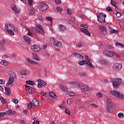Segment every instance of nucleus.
Returning <instances> with one entry per match:
<instances>
[{
    "label": "nucleus",
    "mask_w": 124,
    "mask_h": 124,
    "mask_svg": "<svg viewBox=\"0 0 124 124\" xmlns=\"http://www.w3.org/2000/svg\"><path fill=\"white\" fill-rule=\"evenodd\" d=\"M5 114H6L5 112H0V117L5 116Z\"/></svg>",
    "instance_id": "55"
},
{
    "label": "nucleus",
    "mask_w": 124,
    "mask_h": 124,
    "mask_svg": "<svg viewBox=\"0 0 124 124\" xmlns=\"http://www.w3.org/2000/svg\"><path fill=\"white\" fill-rule=\"evenodd\" d=\"M83 59H84V57H83L82 56H81V55H79V57H78V59L79 60H83Z\"/></svg>",
    "instance_id": "64"
},
{
    "label": "nucleus",
    "mask_w": 124,
    "mask_h": 124,
    "mask_svg": "<svg viewBox=\"0 0 124 124\" xmlns=\"http://www.w3.org/2000/svg\"><path fill=\"white\" fill-rule=\"evenodd\" d=\"M13 102H14V103H15L16 104H17L18 101V100H17V99H13Z\"/></svg>",
    "instance_id": "52"
},
{
    "label": "nucleus",
    "mask_w": 124,
    "mask_h": 124,
    "mask_svg": "<svg viewBox=\"0 0 124 124\" xmlns=\"http://www.w3.org/2000/svg\"><path fill=\"white\" fill-rule=\"evenodd\" d=\"M15 30H9V31H7L8 33H9V34H11V35H14V34H15L14 33V32H13V31H14Z\"/></svg>",
    "instance_id": "29"
},
{
    "label": "nucleus",
    "mask_w": 124,
    "mask_h": 124,
    "mask_svg": "<svg viewBox=\"0 0 124 124\" xmlns=\"http://www.w3.org/2000/svg\"><path fill=\"white\" fill-rule=\"evenodd\" d=\"M16 73H13L12 75L10 76V78L14 80V78L16 77Z\"/></svg>",
    "instance_id": "34"
},
{
    "label": "nucleus",
    "mask_w": 124,
    "mask_h": 124,
    "mask_svg": "<svg viewBox=\"0 0 124 124\" xmlns=\"http://www.w3.org/2000/svg\"><path fill=\"white\" fill-rule=\"evenodd\" d=\"M48 4L44 2L41 3L38 6V9L41 11H45V10L48 9Z\"/></svg>",
    "instance_id": "4"
},
{
    "label": "nucleus",
    "mask_w": 124,
    "mask_h": 124,
    "mask_svg": "<svg viewBox=\"0 0 124 124\" xmlns=\"http://www.w3.org/2000/svg\"><path fill=\"white\" fill-rule=\"evenodd\" d=\"M40 94H41V95H43V96H46V93L43 92H41Z\"/></svg>",
    "instance_id": "63"
},
{
    "label": "nucleus",
    "mask_w": 124,
    "mask_h": 124,
    "mask_svg": "<svg viewBox=\"0 0 124 124\" xmlns=\"http://www.w3.org/2000/svg\"><path fill=\"white\" fill-rule=\"evenodd\" d=\"M97 96H98V97L101 98L102 97V94L100 93H98L97 94Z\"/></svg>",
    "instance_id": "54"
},
{
    "label": "nucleus",
    "mask_w": 124,
    "mask_h": 124,
    "mask_svg": "<svg viewBox=\"0 0 124 124\" xmlns=\"http://www.w3.org/2000/svg\"><path fill=\"white\" fill-rule=\"evenodd\" d=\"M107 102L108 104V103H113V102H111V99L110 98L107 97L106 98Z\"/></svg>",
    "instance_id": "41"
},
{
    "label": "nucleus",
    "mask_w": 124,
    "mask_h": 124,
    "mask_svg": "<svg viewBox=\"0 0 124 124\" xmlns=\"http://www.w3.org/2000/svg\"><path fill=\"white\" fill-rule=\"evenodd\" d=\"M116 13V16L118 17V18H120V17H121L122 16V14H121V13H119L118 11H116L115 12Z\"/></svg>",
    "instance_id": "35"
},
{
    "label": "nucleus",
    "mask_w": 124,
    "mask_h": 124,
    "mask_svg": "<svg viewBox=\"0 0 124 124\" xmlns=\"http://www.w3.org/2000/svg\"><path fill=\"white\" fill-rule=\"evenodd\" d=\"M117 117L119 118V119H123L124 117V113H118Z\"/></svg>",
    "instance_id": "30"
},
{
    "label": "nucleus",
    "mask_w": 124,
    "mask_h": 124,
    "mask_svg": "<svg viewBox=\"0 0 124 124\" xmlns=\"http://www.w3.org/2000/svg\"><path fill=\"white\" fill-rule=\"evenodd\" d=\"M113 69L114 70H116V71H119L122 69V64L119 63H115L113 65Z\"/></svg>",
    "instance_id": "10"
},
{
    "label": "nucleus",
    "mask_w": 124,
    "mask_h": 124,
    "mask_svg": "<svg viewBox=\"0 0 124 124\" xmlns=\"http://www.w3.org/2000/svg\"><path fill=\"white\" fill-rule=\"evenodd\" d=\"M99 31L101 33H102V34H108V32H107V30H106V27L103 26H101L99 28Z\"/></svg>",
    "instance_id": "8"
},
{
    "label": "nucleus",
    "mask_w": 124,
    "mask_h": 124,
    "mask_svg": "<svg viewBox=\"0 0 124 124\" xmlns=\"http://www.w3.org/2000/svg\"><path fill=\"white\" fill-rule=\"evenodd\" d=\"M115 55V57H117V58H120L121 57L120 56V55H119L118 53H113V55Z\"/></svg>",
    "instance_id": "59"
},
{
    "label": "nucleus",
    "mask_w": 124,
    "mask_h": 124,
    "mask_svg": "<svg viewBox=\"0 0 124 124\" xmlns=\"http://www.w3.org/2000/svg\"><path fill=\"white\" fill-rule=\"evenodd\" d=\"M46 19L48 21H52L53 20V18L50 16H47L46 17Z\"/></svg>",
    "instance_id": "47"
},
{
    "label": "nucleus",
    "mask_w": 124,
    "mask_h": 124,
    "mask_svg": "<svg viewBox=\"0 0 124 124\" xmlns=\"http://www.w3.org/2000/svg\"><path fill=\"white\" fill-rule=\"evenodd\" d=\"M67 14L68 15H71V10L68 9H67Z\"/></svg>",
    "instance_id": "56"
},
{
    "label": "nucleus",
    "mask_w": 124,
    "mask_h": 124,
    "mask_svg": "<svg viewBox=\"0 0 124 124\" xmlns=\"http://www.w3.org/2000/svg\"><path fill=\"white\" fill-rule=\"evenodd\" d=\"M80 89L82 90L83 93H85V94H90L91 92H90V88H89V86L85 84H81Z\"/></svg>",
    "instance_id": "2"
},
{
    "label": "nucleus",
    "mask_w": 124,
    "mask_h": 124,
    "mask_svg": "<svg viewBox=\"0 0 124 124\" xmlns=\"http://www.w3.org/2000/svg\"><path fill=\"white\" fill-rule=\"evenodd\" d=\"M80 31H82V32H84V33H85V34L88 35V36H91V32H90L88 30L81 28Z\"/></svg>",
    "instance_id": "17"
},
{
    "label": "nucleus",
    "mask_w": 124,
    "mask_h": 124,
    "mask_svg": "<svg viewBox=\"0 0 124 124\" xmlns=\"http://www.w3.org/2000/svg\"><path fill=\"white\" fill-rule=\"evenodd\" d=\"M80 26L82 28H85V29L88 28V27L87 25H84V24H81Z\"/></svg>",
    "instance_id": "60"
},
{
    "label": "nucleus",
    "mask_w": 124,
    "mask_h": 124,
    "mask_svg": "<svg viewBox=\"0 0 124 124\" xmlns=\"http://www.w3.org/2000/svg\"><path fill=\"white\" fill-rule=\"evenodd\" d=\"M105 17H106L105 14H99L97 16L98 22H100V23H104L105 22Z\"/></svg>",
    "instance_id": "5"
},
{
    "label": "nucleus",
    "mask_w": 124,
    "mask_h": 124,
    "mask_svg": "<svg viewBox=\"0 0 124 124\" xmlns=\"http://www.w3.org/2000/svg\"><path fill=\"white\" fill-rule=\"evenodd\" d=\"M5 91L6 92V94H7L8 95H10V93H11L10 89L5 87Z\"/></svg>",
    "instance_id": "22"
},
{
    "label": "nucleus",
    "mask_w": 124,
    "mask_h": 124,
    "mask_svg": "<svg viewBox=\"0 0 124 124\" xmlns=\"http://www.w3.org/2000/svg\"><path fill=\"white\" fill-rule=\"evenodd\" d=\"M5 29L7 31H10L12 30L13 31H15V27L11 24H7L5 25Z\"/></svg>",
    "instance_id": "12"
},
{
    "label": "nucleus",
    "mask_w": 124,
    "mask_h": 124,
    "mask_svg": "<svg viewBox=\"0 0 124 124\" xmlns=\"http://www.w3.org/2000/svg\"><path fill=\"white\" fill-rule=\"evenodd\" d=\"M12 10H14V11H15L16 14H19V13H20V9H18V8H16V6L13 7L12 8Z\"/></svg>",
    "instance_id": "20"
},
{
    "label": "nucleus",
    "mask_w": 124,
    "mask_h": 124,
    "mask_svg": "<svg viewBox=\"0 0 124 124\" xmlns=\"http://www.w3.org/2000/svg\"><path fill=\"white\" fill-rule=\"evenodd\" d=\"M43 85L41 82H38V88H42Z\"/></svg>",
    "instance_id": "53"
},
{
    "label": "nucleus",
    "mask_w": 124,
    "mask_h": 124,
    "mask_svg": "<svg viewBox=\"0 0 124 124\" xmlns=\"http://www.w3.org/2000/svg\"><path fill=\"white\" fill-rule=\"evenodd\" d=\"M49 95L52 97V98H56V94L54 92H50Z\"/></svg>",
    "instance_id": "27"
},
{
    "label": "nucleus",
    "mask_w": 124,
    "mask_h": 124,
    "mask_svg": "<svg viewBox=\"0 0 124 124\" xmlns=\"http://www.w3.org/2000/svg\"><path fill=\"white\" fill-rule=\"evenodd\" d=\"M32 89V87H31L30 89L28 90L30 93H32V91H31Z\"/></svg>",
    "instance_id": "61"
},
{
    "label": "nucleus",
    "mask_w": 124,
    "mask_h": 124,
    "mask_svg": "<svg viewBox=\"0 0 124 124\" xmlns=\"http://www.w3.org/2000/svg\"><path fill=\"white\" fill-rule=\"evenodd\" d=\"M13 114H15V111H13L11 110H8L7 111V115H13Z\"/></svg>",
    "instance_id": "28"
},
{
    "label": "nucleus",
    "mask_w": 124,
    "mask_h": 124,
    "mask_svg": "<svg viewBox=\"0 0 124 124\" xmlns=\"http://www.w3.org/2000/svg\"><path fill=\"white\" fill-rule=\"evenodd\" d=\"M23 38H24L25 41H27L28 42V44H30V43H31V38H30L28 36H24L23 37Z\"/></svg>",
    "instance_id": "18"
},
{
    "label": "nucleus",
    "mask_w": 124,
    "mask_h": 124,
    "mask_svg": "<svg viewBox=\"0 0 124 124\" xmlns=\"http://www.w3.org/2000/svg\"><path fill=\"white\" fill-rule=\"evenodd\" d=\"M68 95H70V96H74V95H75V93L72 92H68Z\"/></svg>",
    "instance_id": "36"
},
{
    "label": "nucleus",
    "mask_w": 124,
    "mask_h": 124,
    "mask_svg": "<svg viewBox=\"0 0 124 124\" xmlns=\"http://www.w3.org/2000/svg\"><path fill=\"white\" fill-rule=\"evenodd\" d=\"M37 82L38 83H40L41 82V83L42 84V86H46V83L45 82H44V81L41 80V79H38L37 80Z\"/></svg>",
    "instance_id": "26"
},
{
    "label": "nucleus",
    "mask_w": 124,
    "mask_h": 124,
    "mask_svg": "<svg viewBox=\"0 0 124 124\" xmlns=\"http://www.w3.org/2000/svg\"><path fill=\"white\" fill-rule=\"evenodd\" d=\"M27 61L30 63V64H32V62H33V61L30 59H27Z\"/></svg>",
    "instance_id": "48"
},
{
    "label": "nucleus",
    "mask_w": 124,
    "mask_h": 124,
    "mask_svg": "<svg viewBox=\"0 0 124 124\" xmlns=\"http://www.w3.org/2000/svg\"><path fill=\"white\" fill-rule=\"evenodd\" d=\"M115 46H116L117 48L120 49V48H122V49L124 48V45L120 43H116Z\"/></svg>",
    "instance_id": "19"
},
{
    "label": "nucleus",
    "mask_w": 124,
    "mask_h": 124,
    "mask_svg": "<svg viewBox=\"0 0 124 124\" xmlns=\"http://www.w3.org/2000/svg\"><path fill=\"white\" fill-rule=\"evenodd\" d=\"M20 74L22 75H28L29 71L28 70H22L20 71Z\"/></svg>",
    "instance_id": "21"
},
{
    "label": "nucleus",
    "mask_w": 124,
    "mask_h": 124,
    "mask_svg": "<svg viewBox=\"0 0 124 124\" xmlns=\"http://www.w3.org/2000/svg\"><path fill=\"white\" fill-rule=\"evenodd\" d=\"M109 94L111 95H113V96H115L116 97H118L121 99H123L124 98V95L118 91H111L109 92Z\"/></svg>",
    "instance_id": "1"
},
{
    "label": "nucleus",
    "mask_w": 124,
    "mask_h": 124,
    "mask_svg": "<svg viewBox=\"0 0 124 124\" xmlns=\"http://www.w3.org/2000/svg\"><path fill=\"white\" fill-rule=\"evenodd\" d=\"M33 106H38L39 105V101L36 98H34L32 100V102Z\"/></svg>",
    "instance_id": "16"
},
{
    "label": "nucleus",
    "mask_w": 124,
    "mask_h": 124,
    "mask_svg": "<svg viewBox=\"0 0 124 124\" xmlns=\"http://www.w3.org/2000/svg\"><path fill=\"white\" fill-rule=\"evenodd\" d=\"M31 49L32 51H34L35 52H39L40 51V46L36 45L31 46Z\"/></svg>",
    "instance_id": "9"
},
{
    "label": "nucleus",
    "mask_w": 124,
    "mask_h": 124,
    "mask_svg": "<svg viewBox=\"0 0 124 124\" xmlns=\"http://www.w3.org/2000/svg\"><path fill=\"white\" fill-rule=\"evenodd\" d=\"M67 103L69 105H70V104H72V100L71 99H70L69 100H67Z\"/></svg>",
    "instance_id": "45"
},
{
    "label": "nucleus",
    "mask_w": 124,
    "mask_h": 124,
    "mask_svg": "<svg viewBox=\"0 0 124 124\" xmlns=\"http://www.w3.org/2000/svg\"><path fill=\"white\" fill-rule=\"evenodd\" d=\"M104 54L106 55V56H107V57H109L110 58H111V57H113V56H114V53H113V52L109 51H107V50L104 51Z\"/></svg>",
    "instance_id": "13"
},
{
    "label": "nucleus",
    "mask_w": 124,
    "mask_h": 124,
    "mask_svg": "<svg viewBox=\"0 0 124 124\" xmlns=\"http://www.w3.org/2000/svg\"><path fill=\"white\" fill-rule=\"evenodd\" d=\"M111 4L115 7L116 6V2H115V0H111Z\"/></svg>",
    "instance_id": "39"
},
{
    "label": "nucleus",
    "mask_w": 124,
    "mask_h": 124,
    "mask_svg": "<svg viewBox=\"0 0 124 124\" xmlns=\"http://www.w3.org/2000/svg\"><path fill=\"white\" fill-rule=\"evenodd\" d=\"M69 20L70 21V22H74L75 21V18H74L73 16H71L69 18Z\"/></svg>",
    "instance_id": "42"
},
{
    "label": "nucleus",
    "mask_w": 124,
    "mask_h": 124,
    "mask_svg": "<svg viewBox=\"0 0 124 124\" xmlns=\"http://www.w3.org/2000/svg\"><path fill=\"white\" fill-rule=\"evenodd\" d=\"M25 90H26V91H28V90L31 88V87H29V86H28L27 85H25Z\"/></svg>",
    "instance_id": "62"
},
{
    "label": "nucleus",
    "mask_w": 124,
    "mask_h": 124,
    "mask_svg": "<svg viewBox=\"0 0 124 124\" xmlns=\"http://www.w3.org/2000/svg\"><path fill=\"white\" fill-rule=\"evenodd\" d=\"M32 0H28V3L30 6H31V5H32Z\"/></svg>",
    "instance_id": "50"
},
{
    "label": "nucleus",
    "mask_w": 124,
    "mask_h": 124,
    "mask_svg": "<svg viewBox=\"0 0 124 124\" xmlns=\"http://www.w3.org/2000/svg\"><path fill=\"white\" fill-rule=\"evenodd\" d=\"M62 91L66 93V92H67V88L64 86H62Z\"/></svg>",
    "instance_id": "37"
},
{
    "label": "nucleus",
    "mask_w": 124,
    "mask_h": 124,
    "mask_svg": "<svg viewBox=\"0 0 124 124\" xmlns=\"http://www.w3.org/2000/svg\"><path fill=\"white\" fill-rule=\"evenodd\" d=\"M84 63H85V64H87V66H89L91 68L93 67V64L91 62V60H88V61L81 60L78 62V64H80V65H83Z\"/></svg>",
    "instance_id": "3"
},
{
    "label": "nucleus",
    "mask_w": 124,
    "mask_h": 124,
    "mask_svg": "<svg viewBox=\"0 0 124 124\" xmlns=\"http://www.w3.org/2000/svg\"><path fill=\"white\" fill-rule=\"evenodd\" d=\"M56 10L58 12H62V8H60L59 7H57L56 8Z\"/></svg>",
    "instance_id": "46"
},
{
    "label": "nucleus",
    "mask_w": 124,
    "mask_h": 124,
    "mask_svg": "<svg viewBox=\"0 0 124 124\" xmlns=\"http://www.w3.org/2000/svg\"><path fill=\"white\" fill-rule=\"evenodd\" d=\"M110 32H111L112 33H119V31L115 29H113L112 30H110Z\"/></svg>",
    "instance_id": "38"
},
{
    "label": "nucleus",
    "mask_w": 124,
    "mask_h": 124,
    "mask_svg": "<svg viewBox=\"0 0 124 124\" xmlns=\"http://www.w3.org/2000/svg\"><path fill=\"white\" fill-rule=\"evenodd\" d=\"M65 29H66V27H65V26L62 24H60L59 25L58 30L60 31H65Z\"/></svg>",
    "instance_id": "14"
},
{
    "label": "nucleus",
    "mask_w": 124,
    "mask_h": 124,
    "mask_svg": "<svg viewBox=\"0 0 124 124\" xmlns=\"http://www.w3.org/2000/svg\"><path fill=\"white\" fill-rule=\"evenodd\" d=\"M29 14L30 15H31V16H33V15H34L35 14V12H34V10L33 9H31L29 11Z\"/></svg>",
    "instance_id": "33"
},
{
    "label": "nucleus",
    "mask_w": 124,
    "mask_h": 124,
    "mask_svg": "<svg viewBox=\"0 0 124 124\" xmlns=\"http://www.w3.org/2000/svg\"><path fill=\"white\" fill-rule=\"evenodd\" d=\"M26 84H27L28 85H31V86H33V85H34V81H32L31 80H27L26 82Z\"/></svg>",
    "instance_id": "23"
},
{
    "label": "nucleus",
    "mask_w": 124,
    "mask_h": 124,
    "mask_svg": "<svg viewBox=\"0 0 124 124\" xmlns=\"http://www.w3.org/2000/svg\"><path fill=\"white\" fill-rule=\"evenodd\" d=\"M91 106H93V107H94L95 108H97L98 107V106H97V105H96L95 104H92L91 105Z\"/></svg>",
    "instance_id": "58"
},
{
    "label": "nucleus",
    "mask_w": 124,
    "mask_h": 124,
    "mask_svg": "<svg viewBox=\"0 0 124 124\" xmlns=\"http://www.w3.org/2000/svg\"><path fill=\"white\" fill-rule=\"evenodd\" d=\"M114 109H115V104L113 103H109L108 104L107 110L108 112H113Z\"/></svg>",
    "instance_id": "6"
},
{
    "label": "nucleus",
    "mask_w": 124,
    "mask_h": 124,
    "mask_svg": "<svg viewBox=\"0 0 124 124\" xmlns=\"http://www.w3.org/2000/svg\"><path fill=\"white\" fill-rule=\"evenodd\" d=\"M56 3H58V4L60 3H62V0H55Z\"/></svg>",
    "instance_id": "57"
},
{
    "label": "nucleus",
    "mask_w": 124,
    "mask_h": 124,
    "mask_svg": "<svg viewBox=\"0 0 124 124\" xmlns=\"http://www.w3.org/2000/svg\"><path fill=\"white\" fill-rule=\"evenodd\" d=\"M33 104L32 102H30V104L28 105V107L30 109H31V107H33Z\"/></svg>",
    "instance_id": "43"
},
{
    "label": "nucleus",
    "mask_w": 124,
    "mask_h": 124,
    "mask_svg": "<svg viewBox=\"0 0 124 124\" xmlns=\"http://www.w3.org/2000/svg\"><path fill=\"white\" fill-rule=\"evenodd\" d=\"M0 63L2 65H7V62L5 60H2L0 62Z\"/></svg>",
    "instance_id": "32"
},
{
    "label": "nucleus",
    "mask_w": 124,
    "mask_h": 124,
    "mask_svg": "<svg viewBox=\"0 0 124 124\" xmlns=\"http://www.w3.org/2000/svg\"><path fill=\"white\" fill-rule=\"evenodd\" d=\"M0 84L1 85L5 84V81L3 79H0Z\"/></svg>",
    "instance_id": "49"
},
{
    "label": "nucleus",
    "mask_w": 124,
    "mask_h": 124,
    "mask_svg": "<svg viewBox=\"0 0 124 124\" xmlns=\"http://www.w3.org/2000/svg\"><path fill=\"white\" fill-rule=\"evenodd\" d=\"M36 32L42 33L43 32V27L41 25H37L35 28Z\"/></svg>",
    "instance_id": "11"
},
{
    "label": "nucleus",
    "mask_w": 124,
    "mask_h": 124,
    "mask_svg": "<svg viewBox=\"0 0 124 124\" xmlns=\"http://www.w3.org/2000/svg\"><path fill=\"white\" fill-rule=\"evenodd\" d=\"M65 113H66V114H68L69 116L71 115V114H70V110L67 108L65 110Z\"/></svg>",
    "instance_id": "40"
},
{
    "label": "nucleus",
    "mask_w": 124,
    "mask_h": 124,
    "mask_svg": "<svg viewBox=\"0 0 124 124\" xmlns=\"http://www.w3.org/2000/svg\"><path fill=\"white\" fill-rule=\"evenodd\" d=\"M53 45L54 46H55V47H57L58 48H60V47H62V43L59 41L54 42Z\"/></svg>",
    "instance_id": "15"
},
{
    "label": "nucleus",
    "mask_w": 124,
    "mask_h": 124,
    "mask_svg": "<svg viewBox=\"0 0 124 124\" xmlns=\"http://www.w3.org/2000/svg\"><path fill=\"white\" fill-rule=\"evenodd\" d=\"M13 82H14V79L10 78L9 79V80L8 81L7 84L9 85H11V84H13Z\"/></svg>",
    "instance_id": "25"
},
{
    "label": "nucleus",
    "mask_w": 124,
    "mask_h": 124,
    "mask_svg": "<svg viewBox=\"0 0 124 124\" xmlns=\"http://www.w3.org/2000/svg\"><path fill=\"white\" fill-rule=\"evenodd\" d=\"M121 83H122V79L121 78H117L114 79L112 84L113 87L115 88H118V87L120 86V84H121Z\"/></svg>",
    "instance_id": "7"
},
{
    "label": "nucleus",
    "mask_w": 124,
    "mask_h": 124,
    "mask_svg": "<svg viewBox=\"0 0 124 124\" xmlns=\"http://www.w3.org/2000/svg\"><path fill=\"white\" fill-rule=\"evenodd\" d=\"M28 35H30V36H32V32H31V30H28Z\"/></svg>",
    "instance_id": "44"
},
{
    "label": "nucleus",
    "mask_w": 124,
    "mask_h": 124,
    "mask_svg": "<svg viewBox=\"0 0 124 124\" xmlns=\"http://www.w3.org/2000/svg\"><path fill=\"white\" fill-rule=\"evenodd\" d=\"M106 9L107 11H109L110 12L113 11V9H112L110 7H107Z\"/></svg>",
    "instance_id": "51"
},
{
    "label": "nucleus",
    "mask_w": 124,
    "mask_h": 124,
    "mask_svg": "<svg viewBox=\"0 0 124 124\" xmlns=\"http://www.w3.org/2000/svg\"><path fill=\"white\" fill-rule=\"evenodd\" d=\"M0 99L2 103H3V104H4V103H6V101H7L6 99H5V98H3L2 97H1L0 98Z\"/></svg>",
    "instance_id": "31"
},
{
    "label": "nucleus",
    "mask_w": 124,
    "mask_h": 124,
    "mask_svg": "<svg viewBox=\"0 0 124 124\" xmlns=\"http://www.w3.org/2000/svg\"><path fill=\"white\" fill-rule=\"evenodd\" d=\"M32 57L35 60V61H39V58H38V56L36 54L32 53Z\"/></svg>",
    "instance_id": "24"
}]
</instances>
